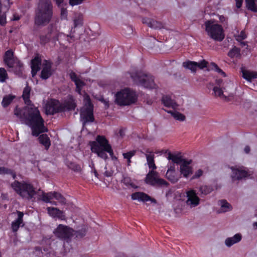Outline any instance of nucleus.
I'll return each instance as SVG.
<instances>
[{"label": "nucleus", "mask_w": 257, "mask_h": 257, "mask_svg": "<svg viewBox=\"0 0 257 257\" xmlns=\"http://www.w3.org/2000/svg\"><path fill=\"white\" fill-rule=\"evenodd\" d=\"M137 99L136 92L128 88L122 89L115 94V101L120 106L131 105L135 103Z\"/></svg>", "instance_id": "423d86ee"}, {"label": "nucleus", "mask_w": 257, "mask_h": 257, "mask_svg": "<svg viewBox=\"0 0 257 257\" xmlns=\"http://www.w3.org/2000/svg\"><path fill=\"white\" fill-rule=\"evenodd\" d=\"M4 60L5 64L9 68L14 69L15 73H19L22 71L23 64L17 58L14 57V53L12 50H9L6 52Z\"/></svg>", "instance_id": "1a4fd4ad"}, {"label": "nucleus", "mask_w": 257, "mask_h": 257, "mask_svg": "<svg viewBox=\"0 0 257 257\" xmlns=\"http://www.w3.org/2000/svg\"><path fill=\"white\" fill-rule=\"evenodd\" d=\"M162 101L164 105L166 107H172L174 109L177 107L176 103L169 96H163Z\"/></svg>", "instance_id": "a878e982"}, {"label": "nucleus", "mask_w": 257, "mask_h": 257, "mask_svg": "<svg viewBox=\"0 0 257 257\" xmlns=\"http://www.w3.org/2000/svg\"><path fill=\"white\" fill-rule=\"evenodd\" d=\"M242 236L240 234H235L233 236L228 237L225 240V244L227 247H230L232 245L238 243L241 239Z\"/></svg>", "instance_id": "5701e85b"}, {"label": "nucleus", "mask_w": 257, "mask_h": 257, "mask_svg": "<svg viewBox=\"0 0 257 257\" xmlns=\"http://www.w3.org/2000/svg\"><path fill=\"white\" fill-rule=\"evenodd\" d=\"M213 91L215 96L224 100L226 99V95L224 94V91L220 87L218 86L214 87L213 88Z\"/></svg>", "instance_id": "f704fd0d"}, {"label": "nucleus", "mask_w": 257, "mask_h": 257, "mask_svg": "<svg viewBox=\"0 0 257 257\" xmlns=\"http://www.w3.org/2000/svg\"><path fill=\"white\" fill-rule=\"evenodd\" d=\"M246 7L248 9L252 11H256L257 10L255 0H245Z\"/></svg>", "instance_id": "4c0bfd02"}, {"label": "nucleus", "mask_w": 257, "mask_h": 257, "mask_svg": "<svg viewBox=\"0 0 257 257\" xmlns=\"http://www.w3.org/2000/svg\"><path fill=\"white\" fill-rule=\"evenodd\" d=\"M122 182L126 186H131L132 187H134V185L132 181V180L130 177L127 176H124L122 180Z\"/></svg>", "instance_id": "a19ab883"}, {"label": "nucleus", "mask_w": 257, "mask_h": 257, "mask_svg": "<svg viewBox=\"0 0 257 257\" xmlns=\"http://www.w3.org/2000/svg\"><path fill=\"white\" fill-rule=\"evenodd\" d=\"M246 37V35L244 31H242L238 35L235 36L236 40L240 42L241 45L242 46H246V44L245 42H241L243 40L245 39Z\"/></svg>", "instance_id": "e433bc0d"}, {"label": "nucleus", "mask_w": 257, "mask_h": 257, "mask_svg": "<svg viewBox=\"0 0 257 257\" xmlns=\"http://www.w3.org/2000/svg\"><path fill=\"white\" fill-rule=\"evenodd\" d=\"M186 200V203L190 208H194L200 204V199L198 196L196 191L190 189L185 192Z\"/></svg>", "instance_id": "f8f14e48"}, {"label": "nucleus", "mask_w": 257, "mask_h": 257, "mask_svg": "<svg viewBox=\"0 0 257 257\" xmlns=\"http://www.w3.org/2000/svg\"><path fill=\"white\" fill-rule=\"evenodd\" d=\"M16 214H17V217L14 221H12L11 224L12 229L14 232L17 231L20 226L24 225L23 219L24 213L19 211H17L16 213H13V215Z\"/></svg>", "instance_id": "6ab92c4d"}, {"label": "nucleus", "mask_w": 257, "mask_h": 257, "mask_svg": "<svg viewBox=\"0 0 257 257\" xmlns=\"http://www.w3.org/2000/svg\"><path fill=\"white\" fill-rule=\"evenodd\" d=\"M11 172V171L4 167H0V174H9Z\"/></svg>", "instance_id": "864d4df0"}, {"label": "nucleus", "mask_w": 257, "mask_h": 257, "mask_svg": "<svg viewBox=\"0 0 257 257\" xmlns=\"http://www.w3.org/2000/svg\"><path fill=\"white\" fill-rule=\"evenodd\" d=\"M207 62L204 60L197 63V68L203 69L207 67Z\"/></svg>", "instance_id": "8fccbe9b"}, {"label": "nucleus", "mask_w": 257, "mask_h": 257, "mask_svg": "<svg viewBox=\"0 0 257 257\" xmlns=\"http://www.w3.org/2000/svg\"><path fill=\"white\" fill-rule=\"evenodd\" d=\"M145 182L152 186H167L168 185L166 181L159 177L156 171L153 170L150 171L147 175Z\"/></svg>", "instance_id": "9d476101"}, {"label": "nucleus", "mask_w": 257, "mask_h": 257, "mask_svg": "<svg viewBox=\"0 0 257 257\" xmlns=\"http://www.w3.org/2000/svg\"><path fill=\"white\" fill-rule=\"evenodd\" d=\"M60 104L58 101L51 99L48 100L45 105V109L47 114H54L60 110Z\"/></svg>", "instance_id": "f3484780"}, {"label": "nucleus", "mask_w": 257, "mask_h": 257, "mask_svg": "<svg viewBox=\"0 0 257 257\" xmlns=\"http://www.w3.org/2000/svg\"><path fill=\"white\" fill-rule=\"evenodd\" d=\"M218 19L219 20L220 22L221 23H223L226 21V18L222 15L218 16Z\"/></svg>", "instance_id": "4d7b16f0"}, {"label": "nucleus", "mask_w": 257, "mask_h": 257, "mask_svg": "<svg viewBox=\"0 0 257 257\" xmlns=\"http://www.w3.org/2000/svg\"><path fill=\"white\" fill-rule=\"evenodd\" d=\"M84 106L80 111V118L83 125L88 122H92L94 121L93 106L91 102L89 96L85 94L84 96Z\"/></svg>", "instance_id": "0eeeda50"}, {"label": "nucleus", "mask_w": 257, "mask_h": 257, "mask_svg": "<svg viewBox=\"0 0 257 257\" xmlns=\"http://www.w3.org/2000/svg\"><path fill=\"white\" fill-rule=\"evenodd\" d=\"M12 187L22 198L28 200L35 199L36 196L38 200L55 206L58 203L64 205L66 203V199L61 193L55 191L45 193L40 189L37 191L31 184L25 182L15 181L12 184Z\"/></svg>", "instance_id": "f03ea898"}, {"label": "nucleus", "mask_w": 257, "mask_h": 257, "mask_svg": "<svg viewBox=\"0 0 257 257\" xmlns=\"http://www.w3.org/2000/svg\"><path fill=\"white\" fill-rule=\"evenodd\" d=\"M8 78V74L6 70L3 68H0V81L4 82Z\"/></svg>", "instance_id": "79ce46f5"}, {"label": "nucleus", "mask_w": 257, "mask_h": 257, "mask_svg": "<svg viewBox=\"0 0 257 257\" xmlns=\"http://www.w3.org/2000/svg\"><path fill=\"white\" fill-rule=\"evenodd\" d=\"M231 169L232 172L231 176L233 180L242 179L250 175V174L242 166L231 167Z\"/></svg>", "instance_id": "2eb2a0df"}, {"label": "nucleus", "mask_w": 257, "mask_h": 257, "mask_svg": "<svg viewBox=\"0 0 257 257\" xmlns=\"http://www.w3.org/2000/svg\"><path fill=\"white\" fill-rule=\"evenodd\" d=\"M41 64V59L38 56H36L31 61V69H32V75L33 77H34L37 74V72L40 69V65Z\"/></svg>", "instance_id": "4be33fe9"}, {"label": "nucleus", "mask_w": 257, "mask_h": 257, "mask_svg": "<svg viewBox=\"0 0 257 257\" xmlns=\"http://www.w3.org/2000/svg\"><path fill=\"white\" fill-rule=\"evenodd\" d=\"M216 82H217V84L220 86L222 83V81L220 80H218Z\"/></svg>", "instance_id": "e2e57ef3"}, {"label": "nucleus", "mask_w": 257, "mask_h": 257, "mask_svg": "<svg viewBox=\"0 0 257 257\" xmlns=\"http://www.w3.org/2000/svg\"><path fill=\"white\" fill-rule=\"evenodd\" d=\"M50 36H44L43 35H41L40 37L41 43L43 44H46L50 39Z\"/></svg>", "instance_id": "09e8293b"}, {"label": "nucleus", "mask_w": 257, "mask_h": 257, "mask_svg": "<svg viewBox=\"0 0 257 257\" xmlns=\"http://www.w3.org/2000/svg\"><path fill=\"white\" fill-rule=\"evenodd\" d=\"M229 87H231L232 88L233 87V84L232 82H230L229 83V85H228Z\"/></svg>", "instance_id": "69168bd1"}, {"label": "nucleus", "mask_w": 257, "mask_h": 257, "mask_svg": "<svg viewBox=\"0 0 257 257\" xmlns=\"http://www.w3.org/2000/svg\"><path fill=\"white\" fill-rule=\"evenodd\" d=\"M131 77L134 82L144 87L152 89L156 88L154 78L151 75H147L142 72L136 71L131 74Z\"/></svg>", "instance_id": "6e6552de"}, {"label": "nucleus", "mask_w": 257, "mask_h": 257, "mask_svg": "<svg viewBox=\"0 0 257 257\" xmlns=\"http://www.w3.org/2000/svg\"><path fill=\"white\" fill-rule=\"evenodd\" d=\"M171 114V115L176 120L183 121L185 119V116L179 112L173 110L168 111Z\"/></svg>", "instance_id": "473e14b6"}, {"label": "nucleus", "mask_w": 257, "mask_h": 257, "mask_svg": "<svg viewBox=\"0 0 257 257\" xmlns=\"http://www.w3.org/2000/svg\"><path fill=\"white\" fill-rule=\"evenodd\" d=\"M94 173L95 176L96 177H97V175H98V174H97V173L95 169L94 170Z\"/></svg>", "instance_id": "774afa93"}, {"label": "nucleus", "mask_w": 257, "mask_h": 257, "mask_svg": "<svg viewBox=\"0 0 257 257\" xmlns=\"http://www.w3.org/2000/svg\"><path fill=\"white\" fill-rule=\"evenodd\" d=\"M127 160V165L130 166L131 164V159Z\"/></svg>", "instance_id": "338daca9"}, {"label": "nucleus", "mask_w": 257, "mask_h": 257, "mask_svg": "<svg viewBox=\"0 0 257 257\" xmlns=\"http://www.w3.org/2000/svg\"><path fill=\"white\" fill-rule=\"evenodd\" d=\"M39 142L43 145L46 150H48L51 145L49 138L46 134H43L39 137Z\"/></svg>", "instance_id": "cd10ccee"}, {"label": "nucleus", "mask_w": 257, "mask_h": 257, "mask_svg": "<svg viewBox=\"0 0 257 257\" xmlns=\"http://www.w3.org/2000/svg\"><path fill=\"white\" fill-rule=\"evenodd\" d=\"M15 98V96L13 95L9 94L6 95L4 97L2 105L4 107H7L9 104L11 103L13 99Z\"/></svg>", "instance_id": "2f4dec72"}, {"label": "nucleus", "mask_w": 257, "mask_h": 257, "mask_svg": "<svg viewBox=\"0 0 257 257\" xmlns=\"http://www.w3.org/2000/svg\"><path fill=\"white\" fill-rule=\"evenodd\" d=\"M70 167L73 170H74L75 171H79L81 169V168L79 166L77 165L74 164H72V166H71Z\"/></svg>", "instance_id": "6e6d98bb"}, {"label": "nucleus", "mask_w": 257, "mask_h": 257, "mask_svg": "<svg viewBox=\"0 0 257 257\" xmlns=\"http://www.w3.org/2000/svg\"><path fill=\"white\" fill-rule=\"evenodd\" d=\"M21 18V16L17 13H14L13 14V17L11 19L12 21H18Z\"/></svg>", "instance_id": "603ef678"}, {"label": "nucleus", "mask_w": 257, "mask_h": 257, "mask_svg": "<svg viewBox=\"0 0 257 257\" xmlns=\"http://www.w3.org/2000/svg\"><path fill=\"white\" fill-rule=\"evenodd\" d=\"M236 6L237 8H240L242 6L243 0H235Z\"/></svg>", "instance_id": "bf43d9fd"}, {"label": "nucleus", "mask_w": 257, "mask_h": 257, "mask_svg": "<svg viewBox=\"0 0 257 257\" xmlns=\"http://www.w3.org/2000/svg\"><path fill=\"white\" fill-rule=\"evenodd\" d=\"M202 174H203L202 170L201 169H199L197 171H196V172L195 173V174L193 177V179L198 178L200 177V176H201L202 175Z\"/></svg>", "instance_id": "3c124183"}, {"label": "nucleus", "mask_w": 257, "mask_h": 257, "mask_svg": "<svg viewBox=\"0 0 257 257\" xmlns=\"http://www.w3.org/2000/svg\"><path fill=\"white\" fill-rule=\"evenodd\" d=\"M47 211L49 215L53 218H57L61 220H64L66 219L64 212L60 210L58 208L48 207L47 208Z\"/></svg>", "instance_id": "dca6fc26"}, {"label": "nucleus", "mask_w": 257, "mask_h": 257, "mask_svg": "<svg viewBox=\"0 0 257 257\" xmlns=\"http://www.w3.org/2000/svg\"><path fill=\"white\" fill-rule=\"evenodd\" d=\"M167 159L169 160H171L173 162L172 164H178L180 165L182 163V162L184 161V160H182V159L178 156L174 154H172L171 153H169L168 155Z\"/></svg>", "instance_id": "7c9ffc66"}, {"label": "nucleus", "mask_w": 257, "mask_h": 257, "mask_svg": "<svg viewBox=\"0 0 257 257\" xmlns=\"http://www.w3.org/2000/svg\"><path fill=\"white\" fill-rule=\"evenodd\" d=\"M82 16L81 15H78L74 20V24L75 27H77L79 25H81L82 24Z\"/></svg>", "instance_id": "37998d69"}, {"label": "nucleus", "mask_w": 257, "mask_h": 257, "mask_svg": "<svg viewBox=\"0 0 257 257\" xmlns=\"http://www.w3.org/2000/svg\"><path fill=\"white\" fill-rule=\"evenodd\" d=\"M68 12L65 8H62L61 10V18L62 19L66 20L67 18Z\"/></svg>", "instance_id": "de8ad7c7"}, {"label": "nucleus", "mask_w": 257, "mask_h": 257, "mask_svg": "<svg viewBox=\"0 0 257 257\" xmlns=\"http://www.w3.org/2000/svg\"><path fill=\"white\" fill-rule=\"evenodd\" d=\"M73 232L72 228L62 224H59L54 231V233L57 237L65 240L72 236Z\"/></svg>", "instance_id": "ddd939ff"}, {"label": "nucleus", "mask_w": 257, "mask_h": 257, "mask_svg": "<svg viewBox=\"0 0 257 257\" xmlns=\"http://www.w3.org/2000/svg\"><path fill=\"white\" fill-rule=\"evenodd\" d=\"M43 65V67L41 72V77L43 79H46L52 74L51 64L49 61L45 60Z\"/></svg>", "instance_id": "412c9836"}, {"label": "nucleus", "mask_w": 257, "mask_h": 257, "mask_svg": "<svg viewBox=\"0 0 257 257\" xmlns=\"http://www.w3.org/2000/svg\"><path fill=\"white\" fill-rule=\"evenodd\" d=\"M148 165L150 169H151L152 170L154 171L156 169V166L155 164L154 161L148 163Z\"/></svg>", "instance_id": "5fc2aeb1"}, {"label": "nucleus", "mask_w": 257, "mask_h": 257, "mask_svg": "<svg viewBox=\"0 0 257 257\" xmlns=\"http://www.w3.org/2000/svg\"><path fill=\"white\" fill-rule=\"evenodd\" d=\"M91 150L96 153L101 158L106 160L108 153L112 159H116L113 156V152L110 145L106 139L102 136H97L95 141L90 143Z\"/></svg>", "instance_id": "7ed1b4c3"}, {"label": "nucleus", "mask_w": 257, "mask_h": 257, "mask_svg": "<svg viewBox=\"0 0 257 257\" xmlns=\"http://www.w3.org/2000/svg\"><path fill=\"white\" fill-rule=\"evenodd\" d=\"M65 107L68 110L74 109L76 107V104L72 96H70L68 101L65 103Z\"/></svg>", "instance_id": "c9c22d12"}, {"label": "nucleus", "mask_w": 257, "mask_h": 257, "mask_svg": "<svg viewBox=\"0 0 257 257\" xmlns=\"http://www.w3.org/2000/svg\"><path fill=\"white\" fill-rule=\"evenodd\" d=\"M240 50L237 48L234 47L230 50L228 53V56L231 58L237 57L239 55Z\"/></svg>", "instance_id": "ea45409f"}, {"label": "nucleus", "mask_w": 257, "mask_h": 257, "mask_svg": "<svg viewBox=\"0 0 257 257\" xmlns=\"http://www.w3.org/2000/svg\"><path fill=\"white\" fill-rule=\"evenodd\" d=\"M147 163L154 161V154L152 152H147L146 154Z\"/></svg>", "instance_id": "a18cd8bd"}, {"label": "nucleus", "mask_w": 257, "mask_h": 257, "mask_svg": "<svg viewBox=\"0 0 257 257\" xmlns=\"http://www.w3.org/2000/svg\"><path fill=\"white\" fill-rule=\"evenodd\" d=\"M242 77L243 78L248 81H251L252 79L257 78V72L248 70H242Z\"/></svg>", "instance_id": "bb28decb"}, {"label": "nucleus", "mask_w": 257, "mask_h": 257, "mask_svg": "<svg viewBox=\"0 0 257 257\" xmlns=\"http://www.w3.org/2000/svg\"><path fill=\"white\" fill-rule=\"evenodd\" d=\"M99 100L101 101L102 102H103L104 103V104L105 105V107H108V106H109L108 101H107L106 100H105L103 98H100Z\"/></svg>", "instance_id": "13d9d810"}, {"label": "nucleus", "mask_w": 257, "mask_h": 257, "mask_svg": "<svg viewBox=\"0 0 257 257\" xmlns=\"http://www.w3.org/2000/svg\"><path fill=\"white\" fill-rule=\"evenodd\" d=\"M56 1V4L58 6H59L60 4H61L64 0H55Z\"/></svg>", "instance_id": "680f3d73"}, {"label": "nucleus", "mask_w": 257, "mask_h": 257, "mask_svg": "<svg viewBox=\"0 0 257 257\" xmlns=\"http://www.w3.org/2000/svg\"><path fill=\"white\" fill-rule=\"evenodd\" d=\"M52 5L50 0H40L35 17L37 25L48 23L52 17Z\"/></svg>", "instance_id": "20e7f679"}, {"label": "nucleus", "mask_w": 257, "mask_h": 257, "mask_svg": "<svg viewBox=\"0 0 257 257\" xmlns=\"http://www.w3.org/2000/svg\"><path fill=\"white\" fill-rule=\"evenodd\" d=\"M165 176L172 183H175L179 180L181 178V174L178 172V168L176 165L170 164L168 165Z\"/></svg>", "instance_id": "9b49d317"}, {"label": "nucleus", "mask_w": 257, "mask_h": 257, "mask_svg": "<svg viewBox=\"0 0 257 257\" xmlns=\"http://www.w3.org/2000/svg\"><path fill=\"white\" fill-rule=\"evenodd\" d=\"M253 226L254 228H257V222L253 223Z\"/></svg>", "instance_id": "0e129e2a"}, {"label": "nucleus", "mask_w": 257, "mask_h": 257, "mask_svg": "<svg viewBox=\"0 0 257 257\" xmlns=\"http://www.w3.org/2000/svg\"><path fill=\"white\" fill-rule=\"evenodd\" d=\"M210 68L212 70H214L215 71L220 74L221 76L225 77L226 75L225 73L221 69H220L215 63L213 62L211 63Z\"/></svg>", "instance_id": "58836bf2"}, {"label": "nucleus", "mask_w": 257, "mask_h": 257, "mask_svg": "<svg viewBox=\"0 0 257 257\" xmlns=\"http://www.w3.org/2000/svg\"><path fill=\"white\" fill-rule=\"evenodd\" d=\"M183 66L191 70L193 73L196 71L197 68V63L194 61H187L183 63Z\"/></svg>", "instance_id": "c85d7f7f"}, {"label": "nucleus", "mask_w": 257, "mask_h": 257, "mask_svg": "<svg viewBox=\"0 0 257 257\" xmlns=\"http://www.w3.org/2000/svg\"><path fill=\"white\" fill-rule=\"evenodd\" d=\"M132 199L134 200H138L142 202H147L149 201L156 203L155 199L151 198L149 195L144 192H135L131 195Z\"/></svg>", "instance_id": "aec40b11"}, {"label": "nucleus", "mask_w": 257, "mask_h": 257, "mask_svg": "<svg viewBox=\"0 0 257 257\" xmlns=\"http://www.w3.org/2000/svg\"><path fill=\"white\" fill-rule=\"evenodd\" d=\"M244 151L245 153H248L250 151V148L248 146L245 147L244 149Z\"/></svg>", "instance_id": "052dcab7"}, {"label": "nucleus", "mask_w": 257, "mask_h": 257, "mask_svg": "<svg viewBox=\"0 0 257 257\" xmlns=\"http://www.w3.org/2000/svg\"><path fill=\"white\" fill-rule=\"evenodd\" d=\"M69 75L71 80L75 82V84L76 85V91L78 93L80 94L81 87L84 84V82L80 80L77 77L76 74L73 72H71Z\"/></svg>", "instance_id": "b1692460"}, {"label": "nucleus", "mask_w": 257, "mask_h": 257, "mask_svg": "<svg viewBox=\"0 0 257 257\" xmlns=\"http://www.w3.org/2000/svg\"><path fill=\"white\" fill-rule=\"evenodd\" d=\"M220 209L217 211L219 213L229 211L231 210V206L226 200H222L218 202Z\"/></svg>", "instance_id": "393cba45"}, {"label": "nucleus", "mask_w": 257, "mask_h": 257, "mask_svg": "<svg viewBox=\"0 0 257 257\" xmlns=\"http://www.w3.org/2000/svg\"><path fill=\"white\" fill-rule=\"evenodd\" d=\"M135 154H136L135 151H130L128 152H127L125 153H123V156L124 158H125L127 160H129V159H131L132 158V157L135 155Z\"/></svg>", "instance_id": "c03bdc74"}, {"label": "nucleus", "mask_w": 257, "mask_h": 257, "mask_svg": "<svg viewBox=\"0 0 257 257\" xmlns=\"http://www.w3.org/2000/svg\"><path fill=\"white\" fill-rule=\"evenodd\" d=\"M191 161H183L180 165V174L185 178L189 177L192 173V169L190 166Z\"/></svg>", "instance_id": "a211bd4d"}, {"label": "nucleus", "mask_w": 257, "mask_h": 257, "mask_svg": "<svg viewBox=\"0 0 257 257\" xmlns=\"http://www.w3.org/2000/svg\"><path fill=\"white\" fill-rule=\"evenodd\" d=\"M30 92V87L26 86L22 97L27 106L23 108L16 107L14 112L22 122L31 128L33 136H38L41 133L47 132L48 130L44 125V120L38 107L32 104L29 99Z\"/></svg>", "instance_id": "f257e3e1"}, {"label": "nucleus", "mask_w": 257, "mask_h": 257, "mask_svg": "<svg viewBox=\"0 0 257 257\" xmlns=\"http://www.w3.org/2000/svg\"><path fill=\"white\" fill-rule=\"evenodd\" d=\"M199 190L202 195H206L212 192L213 188L210 186L203 185L199 187Z\"/></svg>", "instance_id": "72a5a7b5"}, {"label": "nucleus", "mask_w": 257, "mask_h": 257, "mask_svg": "<svg viewBox=\"0 0 257 257\" xmlns=\"http://www.w3.org/2000/svg\"><path fill=\"white\" fill-rule=\"evenodd\" d=\"M204 26L207 35L212 40L221 42L224 39L225 34L222 26L214 20L206 21Z\"/></svg>", "instance_id": "39448f33"}, {"label": "nucleus", "mask_w": 257, "mask_h": 257, "mask_svg": "<svg viewBox=\"0 0 257 257\" xmlns=\"http://www.w3.org/2000/svg\"><path fill=\"white\" fill-rule=\"evenodd\" d=\"M84 1L85 0H69V4L70 6L73 7L82 4Z\"/></svg>", "instance_id": "49530a36"}, {"label": "nucleus", "mask_w": 257, "mask_h": 257, "mask_svg": "<svg viewBox=\"0 0 257 257\" xmlns=\"http://www.w3.org/2000/svg\"><path fill=\"white\" fill-rule=\"evenodd\" d=\"M12 4L10 0H0V24L2 26L7 23L6 14Z\"/></svg>", "instance_id": "4468645a"}, {"label": "nucleus", "mask_w": 257, "mask_h": 257, "mask_svg": "<svg viewBox=\"0 0 257 257\" xmlns=\"http://www.w3.org/2000/svg\"><path fill=\"white\" fill-rule=\"evenodd\" d=\"M143 23L147 24L150 27L154 29L159 28L160 26V23L158 22L149 18L143 19Z\"/></svg>", "instance_id": "c756f323"}]
</instances>
